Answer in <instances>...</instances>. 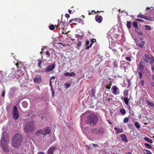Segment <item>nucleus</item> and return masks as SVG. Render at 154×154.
<instances>
[{
	"label": "nucleus",
	"instance_id": "f257e3e1",
	"mask_svg": "<svg viewBox=\"0 0 154 154\" xmlns=\"http://www.w3.org/2000/svg\"><path fill=\"white\" fill-rule=\"evenodd\" d=\"M22 140V135L19 133L15 134L11 140V142L13 147L18 148L21 146Z\"/></svg>",
	"mask_w": 154,
	"mask_h": 154
},
{
	"label": "nucleus",
	"instance_id": "f03ea898",
	"mask_svg": "<svg viewBox=\"0 0 154 154\" xmlns=\"http://www.w3.org/2000/svg\"><path fill=\"white\" fill-rule=\"evenodd\" d=\"M98 120L97 116L92 114L87 116L86 119V122L87 124L93 126L96 125Z\"/></svg>",
	"mask_w": 154,
	"mask_h": 154
},
{
	"label": "nucleus",
	"instance_id": "7ed1b4c3",
	"mask_svg": "<svg viewBox=\"0 0 154 154\" xmlns=\"http://www.w3.org/2000/svg\"><path fill=\"white\" fill-rule=\"evenodd\" d=\"M34 129V125L32 122H28L24 128V132L27 135Z\"/></svg>",
	"mask_w": 154,
	"mask_h": 154
},
{
	"label": "nucleus",
	"instance_id": "20e7f679",
	"mask_svg": "<svg viewBox=\"0 0 154 154\" xmlns=\"http://www.w3.org/2000/svg\"><path fill=\"white\" fill-rule=\"evenodd\" d=\"M75 35V37L77 38L76 40L77 42L75 43L76 44L75 47L76 48L79 49V48L82 45V44L83 42L82 39L84 38V35H80L79 34H76Z\"/></svg>",
	"mask_w": 154,
	"mask_h": 154
},
{
	"label": "nucleus",
	"instance_id": "39448f33",
	"mask_svg": "<svg viewBox=\"0 0 154 154\" xmlns=\"http://www.w3.org/2000/svg\"><path fill=\"white\" fill-rule=\"evenodd\" d=\"M9 143V135L6 131L3 132L0 141V143Z\"/></svg>",
	"mask_w": 154,
	"mask_h": 154
},
{
	"label": "nucleus",
	"instance_id": "423d86ee",
	"mask_svg": "<svg viewBox=\"0 0 154 154\" xmlns=\"http://www.w3.org/2000/svg\"><path fill=\"white\" fill-rule=\"evenodd\" d=\"M50 133V130L48 127H46L43 129H41L38 130L35 133V135L38 136L39 134H42L44 135H46L47 134H49Z\"/></svg>",
	"mask_w": 154,
	"mask_h": 154
},
{
	"label": "nucleus",
	"instance_id": "0eeeda50",
	"mask_svg": "<svg viewBox=\"0 0 154 154\" xmlns=\"http://www.w3.org/2000/svg\"><path fill=\"white\" fill-rule=\"evenodd\" d=\"M12 115L13 119L16 120L19 118L20 115L17 110V107L16 106H14L12 112Z\"/></svg>",
	"mask_w": 154,
	"mask_h": 154
},
{
	"label": "nucleus",
	"instance_id": "6e6552de",
	"mask_svg": "<svg viewBox=\"0 0 154 154\" xmlns=\"http://www.w3.org/2000/svg\"><path fill=\"white\" fill-rule=\"evenodd\" d=\"M8 143H0V146L2 149V150L6 153L9 152L10 149V147L8 144Z\"/></svg>",
	"mask_w": 154,
	"mask_h": 154
},
{
	"label": "nucleus",
	"instance_id": "1a4fd4ad",
	"mask_svg": "<svg viewBox=\"0 0 154 154\" xmlns=\"http://www.w3.org/2000/svg\"><path fill=\"white\" fill-rule=\"evenodd\" d=\"M104 130L103 128H94L91 129V132L93 134H103L104 133Z\"/></svg>",
	"mask_w": 154,
	"mask_h": 154
},
{
	"label": "nucleus",
	"instance_id": "9d476101",
	"mask_svg": "<svg viewBox=\"0 0 154 154\" xmlns=\"http://www.w3.org/2000/svg\"><path fill=\"white\" fill-rule=\"evenodd\" d=\"M47 154H57V149L55 147H50L47 150Z\"/></svg>",
	"mask_w": 154,
	"mask_h": 154
},
{
	"label": "nucleus",
	"instance_id": "9b49d317",
	"mask_svg": "<svg viewBox=\"0 0 154 154\" xmlns=\"http://www.w3.org/2000/svg\"><path fill=\"white\" fill-rule=\"evenodd\" d=\"M58 24L57 25H55L57 28H60L63 29L65 28V22L63 21L62 20H58Z\"/></svg>",
	"mask_w": 154,
	"mask_h": 154
},
{
	"label": "nucleus",
	"instance_id": "f8f14e48",
	"mask_svg": "<svg viewBox=\"0 0 154 154\" xmlns=\"http://www.w3.org/2000/svg\"><path fill=\"white\" fill-rule=\"evenodd\" d=\"M55 66L56 64L54 63L52 65H50L47 66L45 69V72H48L52 71L54 69Z\"/></svg>",
	"mask_w": 154,
	"mask_h": 154
},
{
	"label": "nucleus",
	"instance_id": "ddd939ff",
	"mask_svg": "<svg viewBox=\"0 0 154 154\" xmlns=\"http://www.w3.org/2000/svg\"><path fill=\"white\" fill-rule=\"evenodd\" d=\"M112 93L114 95H116L119 94V91L118 88L116 86H113L111 88Z\"/></svg>",
	"mask_w": 154,
	"mask_h": 154
},
{
	"label": "nucleus",
	"instance_id": "4468645a",
	"mask_svg": "<svg viewBox=\"0 0 154 154\" xmlns=\"http://www.w3.org/2000/svg\"><path fill=\"white\" fill-rule=\"evenodd\" d=\"M145 65V63L143 61H141L139 64V68L141 71H143L144 69V67Z\"/></svg>",
	"mask_w": 154,
	"mask_h": 154
},
{
	"label": "nucleus",
	"instance_id": "2eb2a0df",
	"mask_svg": "<svg viewBox=\"0 0 154 154\" xmlns=\"http://www.w3.org/2000/svg\"><path fill=\"white\" fill-rule=\"evenodd\" d=\"M41 76L39 75H37L34 78L33 81L35 83L38 84L41 82Z\"/></svg>",
	"mask_w": 154,
	"mask_h": 154
},
{
	"label": "nucleus",
	"instance_id": "dca6fc26",
	"mask_svg": "<svg viewBox=\"0 0 154 154\" xmlns=\"http://www.w3.org/2000/svg\"><path fill=\"white\" fill-rule=\"evenodd\" d=\"M95 20L99 23H100L102 21L103 17L101 15H97L95 17Z\"/></svg>",
	"mask_w": 154,
	"mask_h": 154
},
{
	"label": "nucleus",
	"instance_id": "f3484780",
	"mask_svg": "<svg viewBox=\"0 0 154 154\" xmlns=\"http://www.w3.org/2000/svg\"><path fill=\"white\" fill-rule=\"evenodd\" d=\"M144 56L143 57V60L146 63H148L150 57L149 55L146 54H144Z\"/></svg>",
	"mask_w": 154,
	"mask_h": 154
},
{
	"label": "nucleus",
	"instance_id": "a211bd4d",
	"mask_svg": "<svg viewBox=\"0 0 154 154\" xmlns=\"http://www.w3.org/2000/svg\"><path fill=\"white\" fill-rule=\"evenodd\" d=\"M120 137L122 141L126 143H127L128 142V140L127 138L126 135L125 134H121Z\"/></svg>",
	"mask_w": 154,
	"mask_h": 154
},
{
	"label": "nucleus",
	"instance_id": "6ab92c4d",
	"mask_svg": "<svg viewBox=\"0 0 154 154\" xmlns=\"http://www.w3.org/2000/svg\"><path fill=\"white\" fill-rule=\"evenodd\" d=\"M64 75L65 76H74L75 75V73L74 72H67L64 74Z\"/></svg>",
	"mask_w": 154,
	"mask_h": 154
},
{
	"label": "nucleus",
	"instance_id": "aec40b11",
	"mask_svg": "<svg viewBox=\"0 0 154 154\" xmlns=\"http://www.w3.org/2000/svg\"><path fill=\"white\" fill-rule=\"evenodd\" d=\"M114 130L116 131V134H118L120 133H121L123 132V130L122 128H118L116 127H115L114 128Z\"/></svg>",
	"mask_w": 154,
	"mask_h": 154
},
{
	"label": "nucleus",
	"instance_id": "412c9836",
	"mask_svg": "<svg viewBox=\"0 0 154 154\" xmlns=\"http://www.w3.org/2000/svg\"><path fill=\"white\" fill-rule=\"evenodd\" d=\"M95 42H96V39H91V44H90V45L87 46L86 47V49H89L90 48H91V47L92 45V44L93 43H94Z\"/></svg>",
	"mask_w": 154,
	"mask_h": 154
},
{
	"label": "nucleus",
	"instance_id": "4be33fe9",
	"mask_svg": "<svg viewBox=\"0 0 154 154\" xmlns=\"http://www.w3.org/2000/svg\"><path fill=\"white\" fill-rule=\"evenodd\" d=\"M17 90V89L15 87H13L10 88V91L11 94H14Z\"/></svg>",
	"mask_w": 154,
	"mask_h": 154
},
{
	"label": "nucleus",
	"instance_id": "5701e85b",
	"mask_svg": "<svg viewBox=\"0 0 154 154\" xmlns=\"http://www.w3.org/2000/svg\"><path fill=\"white\" fill-rule=\"evenodd\" d=\"M137 17L138 18H143L146 20L147 19V17L143 14H139L137 15Z\"/></svg>",
	"mask_w": 154,
	"mask_h": 154
},
{
	"label": "nucleus",
	"instance_id": "b1692460",
	"mask_svg": "<svg viewBox=\"0 0 154 154\" xmlns=\"http://www.w3.org/2000/svg\"><path fill=\"white\" fill-rule=\"evenodd\" d=\"M130 100V98H128L127 97H125L124 98V101L126 104H128V102Z\"/></svg>",
	"mask_w": 154,
	"mask_h": 154
},
{
	"label": "nucleus",
	"instance_id": "393cba45",
	"mask_svg": "<svg viewBox=\"0 0 154 154\" xmlns=\"http://www.w3.org/2000/svg\"><path fill=\"white\" fill-rule=\"evenodd\" d=\"M23 106L24 108H26L28 105L26 101H23L22 103Z\"/></svg>",
	"mask_w": 154,
	"mask_h": 154
},
{
	"label": "nucleus",
	"instance_id": "a878e982",
	"mask_svg": "<svg viewBox=\"0 0 154 154\" xmlns=\"http://www.w3.org/2000/svg\"><path fill=\"white\" fill-rule=\"evenodd\" d=\"M144 140L146 141H147V142H148L150 143H152V140H151L148 137H145L144 138Z\"/></svg>",
	"mask_w": 154,
	"mask_h": 154
},
{
	"label": "nucleus",
	"instance_id": "bb28decb",
	"mask_svg": "<svg viewBox=\"0 0 154 154\" xmlns=\"http://www.w3.org/2000/svg\"><path fill=\"white\" fill-rule=\"evenodd\" d=\"M112 85V82L111 81H110L109 82V83H108V85H106V88L108 89H110L111 88V86Z\"/></svg>",
	"mask_w": 154,
	"mask_h": 154
},
{
	"label": "nucleus",
	"instance_id": "cd10ccee",
	"mask_svg": "<svg viewBox=\"0 0 154 154\" xmlns=\"http://www.w3.org/2000/svg\"><path fill=\"white\" fill-rule=\"evenodd\" d=\"M145 43V42L144 41H141L139 44V46L140 47L143 48L144 45Z\"/></svg>",
	"mask_w": 154,
	"mask_h": 154
},
{
	"label": "nucleus",
	"instance_id": "c85d7f7f",
	"mask_svg": "<svg viewBox=\"0 0 154 154\" xmlns=\"http://www.w3.org/2000/svg\"><path fill=\"white\" fill-rule=\"evenodd\" d=\"M127 26L128 28H131V22L129 21H127Z\"/></svg>",
	"mask_w": 154,
	"mask_h": 154
},
{
	"label": "nucleus",
	"instance_id": "c756f323",
	"mask_svg": "<svg viewBox=\"0 0 154 154\" xmlns=\"http://www.w3.org/2000/svg\"><path fill=\"white\" fill-rule=\"evenodd\" d=\"M146 102L150 106L154 107V103H153L148 100H146Z\"/></svg>",
	"mask_w": 154,
	"mask_h": 154
},
{
	"label": "nucleus",
	"instance_id": "7c9ffc66",
	"mask_svg": "<svg viewBox=\"0 0 154 154\" xmlns=\"http://www.w3.org/2000/svg\"><path fill=\"white\" fill-rule=\"evenodd\" d=\"M120 112L123 115H125L126 113V111L123 109H121L120 110Z\"/></svg>",
	"mask_w": 154,
	"mask_h": 154
},
{
	"label": "nucleus",
	"instance_id": "2f4dec72",
	"mask_svg": "<svg viewBox=\"0 0 154 154\" xmlns=\"http://www.w3.org/2000/svg\"><path fill=\"white\" fill-rule=\"evenodd\" d=\"M75 21L77 22L78 23H81L83 22V21L81 19L75 18Z\"/></svg>",
	"mask_w": 154,
	"mask_h": 154
},
{
	"label": "nucleus",
	"instance_id": "473e14b6",
	"mask_svg": "<svg viewBox=\"0 0 154 154\" xmlns=\"http://www.w3.org/2000/svg\"><path fill=\"white\" fill-rule=\"evenodd\" d=\"M144 145L145 146L149 149H151L152 148V146L149 144L147 143H145Z\"/></svg>",
	"mask_w": 154,
	"mask_h": 154
},
{
	"label": "nucleus",
	"instance_id": "72a5a7b5",
	"mask_svg": "<svg viewBox=\"0 0 154 154\" xmlns=\"http://www.w3.org/2000/svg\"><path fill=\"white\" fill-rule=\"evenodd\" d=\"M149 61L150 64H152L154 63V58L152 57H150L149 60Z\"/></svg>",
	"mask_w": 154,
	"mask_h": 154
},
{
	"label": "nucleus",
	"instance_id": "f704fd0d",
	"mask_svg": "<svg viewBox=\"0 0 154 154\" xmlns=\"http://www.w3.org/2000/svg\"><path fill=\"white\" fill-rule=\"evenodd\" d=\"M145 29L146 30H151L152 28L149 25H145Z\"/></svg>",
	"mask_w": 154,
	"mask_h": 154
},
{
	"label": "nucleus",
	"instance_id": "c9c22d12",
	"mask_svg": "<svg viewBox=\"0 0 154 154\" xmlns=\"http://www.w3.org/2000/svg\"><path fill=\"white\" fill-rule=\"evenodd\" d=\"M49 28L50 30H53L55 28V26L53 24L49 25Z\"/></svg>",
	"mask_w": 154,
	"mask_h": 154
},
{
	"label": "nucleus",
	"instance_id": "e433bc0d",
	"mask_svg": "<svg viewBox=\"0 0 154 154\" xmlns=\"http://www.w3.org/2000/svg\"><path fill=\"white\" fill-rule=\"evenodd\" d=\"M134 125L135 126V127H136L137 128H139L140 127V126L139 124L138 123V122H136L134 123Z\"/></svg>",
	"mask_w": 154,
	"mask_h": 154
},
{
	"label": "nucleus",
	"instance_id": "4c0bfd02",
	"mask_svg": "<svg viewBox=\"0 0 154 154\" xmlns=\"http://www.w3.org/2000/svg\"><path fill=\"white\" fill-rule=\"evenodd\" d=\"M129 119L128 117H126L123 120L124 122L125 123H127L128 122L129 120Z\"/></svg>",
	"mask_w": 154,
	"mask_h": 154
},
{
	"label": "nucleus",
	"instance_id": "58836bf2",
	"mask_svg": "<svg viewBox=\"0 0 154 154\" xmlns=\"http://www.w3.org/2000/svg\"><path fill=\"white\" fill-rule=\"evenodd\" d=\"M132 25L135 28H137L138 26L137 23L136 22H134L133 23Z\"/></svg>",
	"mask_w": 154,
	"mask_h": 154
},
{
	"label": "nucleus",
	"instance_id": "ea45409f",
	"mask_svg": "<svg viewBox=\"0 0 154 154\" xmlns=\"http://www.w3.org/2000/svg\"><path fill=\"white\" fill-rule=\"evenodd\" d=\"M128 90H127L125 91V92L124 93V95L125 96H128Z\"/></svg>",
	"mask_w": 154,
	"mask_h": 154
},
{
	"label": "nucleus",
	"instance_id": "a19ab883",
	"mask_svg": "<svg viewBox=\"0 0 154 154\" xmlns=\"http://www.w3.org/2000/svg\"><path fill=\"white\" fill-rule=\"evenodd\" d=\"M144 150L145 151L146 154H152L150 151L146 149H144Z\"/></svg>",
	"mask_w": 154,
	"mask_h": 154
},
{
	"label": "nucleus",
	"instance_id": "79ce46f5",
	"mask_svg": "<svg viewBox=\"0 0 154 154\" xmlns=\"http://www.w3.org/2000/svg\"><path fill=\"white\" fill-rule=\"evenodd\" d=\"M42 62V61L41 60V61H39V62L38 63L37 65H38V67H39V68L41 67V63Z\"/></svg>",
	"mask_w": 154,
	"mask_h": 154
},
{
	"label": "nucleus",
	"instance_id": "37998d69",
	"mask_svg": "<svg viewBox=\"0 0 154 154\" xmlns=\"http://www.w3.org/2000/svg\"><path fill=\"white\" fill-rule=\"evenodd\" d=\"M140 83L141 84V85L143 86V85L145 84V82L143 80H141L140 81Z\"/></svg>",
	"mask_w": 154,
	"mask_h": 154
},
{
	"label": "nucleus",
	"instance_id": "c03bdc74",
	"mask_svg": "<svg viewBox=\"0 0 154 154\" xmlns=\"http://www.w3.org/2000/svg\"><path fill=\"white\" fill-rule=\"evenodd\" d=\"M125 59L128 61H131V58L130 57H126L125 58Z\"/></svg>",
	"mask_w": 154,
	"mask_h": 154
},
{
	"label": "nucleus",
	"instance_id": "a18cd8bd",
	"mask_svg": "<svg viewBox=\"0 0 154 154\" xmlns=\"http://www.w3.org/2000/svg\"><path fill=\"white\" fill-rule=\"evenodd\" d=\"M51 90L52 91V96L53 97L54 96V94H55V91H54L53 89L52 88H51Z\"/></svg>",
	"mask_w": 154,
	"mask_h": 154
},
{
	"label": "nucleus",
	"instance_id": "49530a36",
	"mask_svg": "<svg viewBox=\"0 0 154 154\" xmlns=\"http://www.w3.org/2000/svg\"><path fill=\"white\" fill-rule=\"evenodd\" d=\"M139 75L140 76L139 78L140 79H141L142 78V73L141 72H139Z\"/></svg>",
	"mask_w": 154,
	"mask_h": 154
},
{
	"label": "nucleus",
	"instance_id": "de8ad7c7",
	"mask_svg": "<svg viewBox=\"0 0 154 154\" xmlns=\"http://www.w3.org/2000/svg\"><path fill=\"white\" fill-rule=\"evenodd\" d=\"M136 21H138L140 22H143L144 21L143 20L140 19H136Z\"/></svg>",
	"mask_w": 154,
	"mask_h": 154
},
{
	"label": "nucleus",
	"instance_id": "09e8293b",
	"mask_svg": "<svg viewBox=\"0 0 154 154\" xmlns=\"http://www.w3.org/2000/svg\"><path fill=\"white\" fill-rule=\"evenodd\" d=\"M46 54L47 55H48L49 56V57H50V53L48 51H47L46 52Z\"/></svg>",
	"mask_w": 154,
	"mask_h": 154
},
{
	"label": "nucleus",
	"instance_id": "8fccbe9b",
	"mask_svg": "<svg viewBox=\"0 0 154 154\" xmlns=\"http://www.w3.org/2000/svg\"><path fill=\"white\" fill-rule=\"evenodd\" d=\"M151 70L152 72H154V65L152 66Z\"/></svg>",
	"mask_w": 154,
	"mask_h": 154
},
{
	"label": "nucleus",
	"instance_id": "3c124183",
	"mask_svg": "<svg viewBox=\"0 0 154 154\" xmlns=\"http://www.w3.org/2000/svg\"><path fill=\"white\" fill-rule=\"evenodd\" d=\"M136 32L139 35H142L143 34L142 32H138V31H136Z\"/></svg>",
	"mask_w": 154,
	"mask_h": 154
},
{
	"label": "nucleus",
	"instance_id": "603ef678",
	"mask_svg": "<svg viewBox=\"0 0 154 154\" xmlns=\"http://www.w3.org/2000/svg\"><path fill=\"white\" fill-rule=\"evenodd\" d=\"M5 91H3L2 94V97H4L5 95Z\"/></svg>",
	"mask_w": 154,
	"mask_h": 154
},
{
	"label": "nucleus",
	"instance_id": "864d4df0",
	"mask_svg": "<svg viewBox=\"0 0 154 154\" xmlns=\"http://www.w3.org/2000/svg\"><path fill=\"white\" fill-rule=\"evenodd\" d=\"M73 21H75V19H71L69 21V23H71Z\"/></svg>",
	"mask_w": 154,
	"mask_h": 154
},
{
	"label": "nucleus",
	"instance_id": "5fc2aeb1",
	"mask_svg": "<svg viewBox=\"0 0 154 154\" xmlns=\"http://www.w3.org/2000/svg\"><path fill=\"white\" fill-rule=\"evenodd\" d=\"M65 17H66L67 18H68L70 16H69V14H66L65 15Z\"/></svg>",
	"mask_w": 154,
	"mask_h": 154
},
{
	"label": "nucleus",
	"instance_id": "6e6d98bb",
	"mask_svg": "<svg viewBox=\"0 0 154 154\" xmlns=\"http://www.w3.org/2000/svg\"><path fill=\"white\" fill-rule=\"evenodd\" d=\"M89 41L88 40H86V44L87 45H88L89 44Z\"/></svg>",
	"mask_w": 154,
	"mask_h": 154
},
{
	"label": "nucleus",
	"instance_id": "4d7b16f0",
	"mask_svg": "<svg viewBox=\"0 0 154 154\" xmlns=\"http://www.w3.org/2000/svg\"><path fill=\"white\" fill-rule=\"evenodd\" d=\"M92 145H93V146H94V147H97L98 146V145L97 144H96L93 143L92 144Z\"/></svg>",
	"mask_w": 154,
	"mask_h": 154
},
{
	"label": "nucleus",
	"instance_id": "13d9d810",
	"mask_svg": "<svg viewBox=\"0 0 154 154\" xmlns=\"http://www.w3.org/2000/svg\"><path fill=\"white\" fill-rule=\"evenodd\" d=\"M51 83H52V82H51V80H50V85L51 86V88H52V86Z\"/></svg>",
	"mask_w": 154,
	"mask_h": 154
},
{
	"label": "nucleus",
	"instance_id": "bf43d9fd",
	"mask_svg": "<svg viewBox=\"0 0 154 154\" xmlns=\"http://www.w3.org/2000/svg\"><path fill=\"white\" fill-rule=\"evenodd\" d=\"M37 154H44V153L43 152H38Z\"/></svg>",
	"mask_w": 154,
	"mask_h": 154
},
{
	"label": "nucleus",
	"instance_id": "052dcab7",
	"mask_svg": "<svg viewBox=\"0 0 154 154\" xmlns=\"http://www.w3.org/2000/svg\"><path fill=\"white\" fill-rule=\"evenodd\" d=\"M112 99L110 98H108L107 99H106V100H107L108 101H109L111 100Z\"/></svg>",
	"mask_w": 154,
	"mask_h": 154
},
{
	"label": "nucleus",
	"instance_id": "680f3d73",
	"mask_svg": "<svg viewBox=\"0 0 154 154\" xmlns=\"http://www.w3.org/2000/svg\"><path fill=\"white\" fill-rule=\"evenodd\" d=\"M66 85H67V88H68L70 86V84H67Z\"/></svg>",
	"mask_w": 154,
	"mask_h": 154
},
{
	"label": "nucleus",
	"instance_id": "e2e57ef3",
	"mask_svg": "<svg viewBox=\"0 0 154 154\" xmlns=\"http://www.w3.org/2000/svg\"><path fill=\"white\" fill-rule=\"evenodd\" d=\"M55 79V77L54 76H52V77L50 79V80H51L52 79Z\"/></svg>",
	"mask_w": 154,
	"mask_h": 154
},
{
	"label": "nucleus",
	"instance_id": "0e129e2a",
	"mask_svg": "<svg viewBox=\"0 0 154 154\" xmlns=\"http://www.w3.org/2000/svg\"><path fill=\"white\" fill-rule=\"evenodd\" d=\"M152 86L154 87V81L152 82Z\"/></svg>",
	"mask_w": 154,
	"mask_h": 154
},
{
	"label": "nucleus",
	"instance_id": "69168bd1",
	"mask_svg": "<svg viewBox=\"0 0 154 154\" xmlns=\"http://www.w3.org/2000/svg\"><path fill=\"white\" fill-rule=\"evenodd\" d=\"M150 9V8H149L148 7H147L146 8V10H149Z\"/></svg>",
	"mask_w": 154,
	"mask_h": 154
},
{
	"label": "nucleus",
	"instance_id": "338daca9",
	"mask_svg": "<svg viewBox=\"0 0 154 154\" xmlns=\"http://www.w3.org/2000/svg\"><path fill=\"white\" fill-rule=\"evenodd\" d=\"M87 147L88 149H90V147L88 146H87Z\"/></svg>",
	"mask_w": 154,
	"mask_h": 154
},
{
	"label": "nucleus",
	"instance_id": "774afa93",
	"mask_svg": "<svg viewBox=\"0 0 154 154\" xmlns=\"http://www.w3.org/2000/svg\"><path fill=\"white\" fill-rule=\"evenodd\" d=\"M152 79H154V75H152Z\"/></svg>",
	"mask_w": 154,
	"mask_h": 154
}]
</instances>
